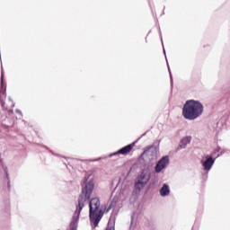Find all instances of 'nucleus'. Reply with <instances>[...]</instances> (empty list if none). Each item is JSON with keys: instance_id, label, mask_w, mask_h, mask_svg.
<instances>
[{"instance_id": "1", "label": "nucleus", "mask_w": 230, "mask_h": 230, "mask_svg": "<svg viewBox=\"0 0 230 230\" xmlns=\"http://www.w3.org/2000/svg\"><path fill=\"white\" fill-rule=\"evenodd\" d=\"M89 177L84 179V186L82 189V192L79 196L78 206L74 213L72 221L70 223V230H76L78 227V219L80 218V213L84 207L89 204V217L90 222L93 224L94 227L98 226L100 220L103 217V208H100V199L93 198L91 199V195L94 191V180Z\"/></svg>"}, {"instance_id": "2", "label": "nucleus", "mask_w": 230, "mask_h": 230, "mask_svg": "<svg viewBox=\"0 0 230 230\" xmlns=\"http://www.w3.org/2000/svg\"><path fill=\"white\" fill-rule=\"evenodd\" d=\"M204 112V105L199 101L188 100L182 108V116L189 121H194L197 118H200Z\"/></svg>"}, {"instance_id": "3", "label": "nucleus", "mask_w": 230, "mask_h": 230, "mask_svg": "<svg viewBox=\"0 0 230 230\" xmlns=\"http://www.w3.org/2000/svg\"><path fill=\"white\" fill-rule=\"evenodd\" d=\"M152 177V173L150 172V170L145 169L142 170L140 174L137 176V179L134 183V188L136 191H141L148 182H150V179Z\"/></svg>"}, {"instance_id": "4", "label": "nucleus", "mask_w": 230, "mask_h": 230, "mask_svg": "<svg viewBox=\"0 0 230 230\" xmlns=\"http://www.w3.org/2000/svg\"><path fill=\"white\" fill-rule=\"evenodd\" d=\"M216 158H213V155H207L200 161L201 166L207 173L211 172V168L215 165Z\"/></svg>"}, {"instance_id": "5", "label": "nucleus", "mask_w": 230, "mask_h": 230, "mask_svg": "<svg viewBox=\"0 0 230 230\" xmlns=\"http://www.w3.org/2000/svg\"><path fill=\"white\" fill-rule=\"evenodd\" d=\"M170 164V156H163L156 164L155 167V173H161Z\"/></svg>"}, {"instance_id": "6", "label": "nucleus", "mask_w": 230, "mask_h": 230, "mask_svg": "<svg viewBox=\"0 0 230 230\" xmlns=\"http://www.w3.org/2000/svg\"><path fill=\"white\" fill-rule=\"evenodd\" d=\"M159 152V147L155 146H150L144 152L149 161H155L157 159V154Z\"/></svg>"}, {"instance_id": "7", "label": "nucleus", "mask_w": 230, "mask_h": 230, "mask_svg": "<svg viewBox=\"0 0 230 230\" xmlns=\"http://www.w3.org/2000/svg\"><path fill=\"white\" fill-rule=\"evenodd\" d=\"M136 143L137 142H133L122 148H120L119 150L116 151L115 153H112L109 155V157H113V155H127V154L130 153L132 151V148H134V146H136Z\"/></svg>"}, {"instance_id": "8", "label": "nucleus", "mask_w": 230, "mask_h": 230, "mask_svg": "<svg viewBox=\"0 0 230 230\" xmlns=\"http://www.w3.org/2000/svg\"><path fill=\"white\" fill-rule=\"evenodd\" d=\"M3 80H4V75L2 73L1 75V90H0V103L2 105V108L4 110H6V106H4V100H6V88H4V84L3 83Z\"/></svg>"}, {"instance_id": "9", "label": "nucleus", "mask_w": 230, "mask_h": 230, "mask_svg": "<svg viewBox=\"0 0 230 230\" xmlns=\"http://www.w3.org/2000/svg\"><path fill=\"white\" fill-rule=\"evenodd\" d=\"M190 143H191V137H184L176 148V152H179V150H184L186 146L190 145Z\"/></svg>"}, {"instance_id": "10", "label": "nucleus", "mask_w": 230, "mask_h": 230, "mask_svg": "<svg viewBox=\"0 0 230 230\" xmlns=\"http://www.w3.org/2000/svg\"><path fill=\"white\" fill-rule=\"evenodd\" d=\"M3 175H5L8 181L7 186L10 190V178L8 177V168L4 164H3V162L0 160V177Z\"/></svg>"}, {"instance_id": "11", "label": "nucleus", "mask_w": 230, "mask_h": 230, "mask_svg": "<svg viewBox=\"0 0 230 230\" xmlns=\"http://www.w3.org/2000/svg\"><path fill=\"white\" fill-rule=\"evenodd\" d=\"M159 193L161 197H168V195H170V185L164 183Z\"/></svg>"}, {"instance_id": "12", "label": "nucleus", "mask_w": 230, "mask_h": 230, "mask_svg": "<svg viewBox=\"0 0 230 230\" xmlns=\"http://www.w3.org/2000/svg\"><path fill=\"white\" fill-rule=\"evenodd\" d=\"M217 152L218 153L217 155V157H220V156L222 155V154H226V150L221 149L220 147H217L216 150H215V152L212 153L211 155H212V156L215 155V154H217Z\"/></svg>"}, {"instance_id": "13", "label": "nucleus", "mask_w": 230, "mask_h": 230, "mask_svg": "<svg viewBox=\"0 0 230 230\" xmlns=\"http://www.w3.org/2000/svg\"><path fill=\"white\" fill-rule=\"evenodd\" d=\"M116 204H118V198H113V199L111 202L108 209H112V208H116Z\"/></svg>"}, {"instance_id": "14", "label": "nucleus", "mask_w": 230, "mask_h": 230, "mask_svg": "<svg viewBox=\"0 0 230 230\" xmlns=\"http://www.w3.org/2000/svg\"><path fill=\"white\" fill-rule=\"evenodd\" d=\"M222 127H223V124L221 121L217 122L216 124V132H220V130H222Z\"/></svg>"}, {"instance_id": "15", "label": "nucleus", "mask_w": 230, "mask_h": 230, "mask_svg": "<svg viewBox=\"0 0 230 230\" xmlns=\"http://www.w3.org/2000/svg\"><path fill=\"white\" fill-rule=\"evenodd\" d=\"M8 100H9V103H10L11 107H14V105H13V101H12V98L9 97Z\"/></svg>"}, {"instance_id": "16", "label": "nucleus", "mask_w": 230, "mask_h": 230, "mask_svg": "<svg viewBox=\"0 0 230 230\" xmlns=\"http://www.w3.org/2000/svg\"><path fill=\"white\" fill-rule=\"evenodd\" d=\"M15 112L16 114H20V116H22V111H21V110H16Z\"/></svg>"}, {"instance_id": "17", "label": "nucleus", "mask_w": 230, "mask_h": 230, "mask_svg": "<svg viewBox=\"0 0 230 230\" xmlns=\"http://www.w3.org/2000/svg\"><path fill=\"white\" fill-rule=\"evenodd\" d=\"M13 110H10L9 114H13Z\"/></svg>"}, {"instance_id": "18", "label": "nucleus", "mask_w": 230, "mask_h": 230, "mask_svg": "<svg viewBox=\"0 0 230 230\" xmlns=\"http://www.w3.org/2000/svg\"><path fill=\"white\" fill-rule=\"evenodd\" d=\"M164 55H166V51L164 50Z\"/></svg>"}, {"instance_id": "19", "label": "nucleus", "mask_w": 230, "mask_h": 230, "mask_svg": "<svg viewBox=\"0 0 230 230\" xmlns=\"http://www.w3.org/2000/svg\"><path fill=\"white\" fill-rule=\"evenodd\" d=\"M143 136H146V133H144V134L142 135V137H143Z\"/></svg>"}, {"instance_id": "20", "label": "nucleus", "mask_w": 230, "mask_h": 230, "mask_svg": "<svg viewBox=\"0 0 230 230\" xmlns=\"http://www.w3.org/2000/svg\"><path fill=\"white\" fill-rule=\"evenodd\" d=\"M96 161H100V158H98Z\"/></svg>"}, {"instance_id": "21", "label": "nucleus", "mask_w": 230, "mask_h": 230, "mask_svg": "<svg viewBox=\"0 0 230 230\" xmlns=\"http://www.w3.org/2000/svg\"><path fill=\"white\" fill-rule=\"evenodd\" d=\"M171 80H172V75H171Z\"/></svg>"}]
</instances>
